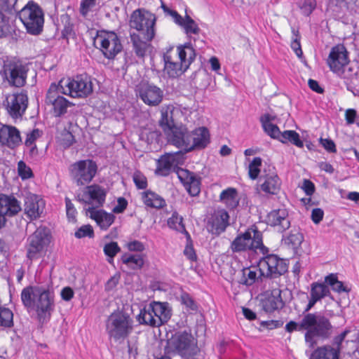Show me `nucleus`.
<instances>
[{"label":"nucleus","mask_w":359,"mask_h":359,"mask_svg":"<svg viewBox=\"0 0 359 359\" xmlns=\"http://www.w3.org/2000/svg\"><path fill=\"white\" fill-rule=\"evenodd\" d=\"M21 299L25 307L36 311L39 323L49 321L55 309L53 292L41 287H27L22 290Z\"/></svg>","instance_id":"f257e3e1"},{"label":"nucleus","mask_w":359,"mask_h":359,"mask_svg":"<svg viewBox=\"0 0 359 359\" xmlns=\"http://www.w3.org/2000/svg\"><path fill=\"white\" fill-rule=\"evenodd\" d=\"M194 58V50L190 46L170 48L163 56V72L170 78H177L187 71Z\"/></svg>","instance_id":"f03ea898"},{"label":"nucleus","mask_w":359,"mask_h":359,"mask_svg":"<svg viewBox=\"0 0 359 359\" xmlns=\"http://www.w3.org/2000/svg\"><path fill=\"white\" fill-rule=\"evenodd\" d=\"M302 327L306 331V344L312 348L317 344L316 337L327 338L330 335L332 326L320 313H308L302 318Z\"/></svg>","instance_id":"7ed1b4c3"},{"label":"nucleus","mask_w":359,"mask_h":359,"mask_svg":"<svg viewBox=\"0 0 359 359\" xmlns=\"http://www.w3.org/2000/svg\"><path fill=\"white\" fill-rule=\"evenodd\" d=\"M327 64L332 72L344 79H351L358 74L350 65L348 52L343 45H337L331 49Z\"/></svg>","instance_id":"20e7f679"},{"label":"nucleus","mask_w":359,"mask_h":359,"mask_svg":"<svg viewBox=\"0 0 359 359\" xmlns=\"http://www.w3.org/2000/svg\"><path fill=\"white\" fill-rule=\"evenodd\" d=\"M171 315L168 303L153 302L140 311L137 320L141 324L159 327L167 323Z\"/></svg>","instance_id":"39448f33"},{"label":"nucleus","mask_w":359,"mask_h":359,"mask_svg":"<svg viewBox=\"0 0 359 359\" xmlns=\"http://www.w3.org/2000/svg\"><path fill=\"white\" fill-rule=\"evenodd\" d=\"M133 320L130 316L121 311L112 313L106 322V330L111 339L121 342L132 332Z\"/></svg>","instance_id":"423d86ee"},{"label":"nucleus","mask_w":359,"mask_h":359,"mask_svg":"<svg viewBox=\"0 0 359 359\" xmlns=\"http://www.w3.org/2000/svg\"><path fill=\"white\" fill-rule=\"evenodd\" d=\"M28 64L15 57L3 58L1 72L8 83L15 87H22L26 83Z\"/></svg>","instance_id":"0eeeda50"},{"label":"nucleus","mask_w":359,"mask_h":359,"mask_svg":"<svg viewBox=\"0 0 359 359\" xmlns=\"http://www.w3.org/2000/svg\"><path fill=\"white\" fill-rule=\"evenodd\" d=\"M168 346L184 359H196V356L200 352L197 340L191 333L187 331L175 333L168 339Z\"/></svg>","instance_id":"6e6552de"},{"label":"nucleus","mask_w":359,"mask_h":359,"mask_svg":"<svg viewBox=\"0 0 359 359\" xmlns=\"http://www.w3.org/2000/svg\"><path fill=\"white\" fill-rule=\"evenodd\" d=\"M18 17L29 33L39 34L42 31L44 14L41 8L34 1H29L18 11Z\"/></svg>","instance_id":"1a4fd4ad"},{"label":"nucleus","mask_w":359,"mask_h":359,"mask_svg":"<svg viewBox=\"0 0 359 359\" xmlns=\"http://www.w3.org/2000/svg\"><path fill=\"white\" fill-rule=\"evenodd\" d=\"M50 231L40 226L29 236L26 246L27 257L32 262L43 257L50 243Z\"/></svg>","instance_id":"9d476101"},{"label":"nucleus","mask_w":359,"mask_h":359,"mask_svg":"<svg viewBox=\"0 0 359 359\" xmlns=\"http://www.w3.org/2000/svg\"><path fill=\"white\" fill-rule=\"evenodd\" d=\"M275 119L276 116L269 114H265L260 117V122L265 133L283 143L290 142L299 148L303 147L304 143L300 140L299 135L294 130H285L281 133L279 128L273 123Z\"/></svg>","instance_id":"9b49d317"},{"label":"nucleus","mask_w":359,"mask_h":359,"mask_svg":"<svg viewBox=\"0 0 359 359\" xmlns=\"http://www.w3.org/2000/svg\"><path fill=\"white\" fill-rule=\"evenodd\" d=\"M231 249L233 252L259 250L263 254L266 250L262 243V233L254 229H249L245 233L237 236L231 244Z\"/></svg>","instance_id":"f8f14e48"},{"label":"nucleus","mask_w":359,"mask_h":359,"mask_svg":"<svg viewBox=\"0 0 359 359\" xmlns=\"http://www.w3.org/2000/svg\"><path fill=\"white\" fill-rule=\"evenodd\" d=\"M156 18L151 13L137 9L131 14L129 25L142 35V38L151 41L155 35L154 25Z\"/></svg>","instance_id":"ddd939ff"},{"label":"nucleus","mask_w":359,"mask_h":359,"mask_svg":"<svg viewBox=\"0 0 359 359\" xmlns=\"http://www.w3.org/2000/svg\"><path fill=\"white\" fill-rule=\"evenodd\" d=\"M58 84L66 92V95L74 98L86 97L93 92V83L90 78L86 75L76 76L73 79H62Z\"/></svg>","instance_id":"4468645a"},{"label":"nucleus","mask_w":359,"mask_h":359,"mask_svg":"<svg viewBox=\"0 0 359 359\" xmlns=\"http://www.w3.org/2000/svg\"><path fill=\"white\" fill-rule=\"evenodd\" d=\"M94 45L108 59H113L123 48L119 38L114 32H97L94 39Z\"/></svg>","instance_id":"2eb2a0df"},{"label":"nucleus","mask_w":359,"mask_h":359,"mask_svg":"<svg viewBox=\"0 0 359 359\" xmlns=\"http://www.w3.org/2000/svg\"><path fill=\"white\" fill-rule=\"evenodd\" d=\"M95 162L86 159L79 161L70 166V175L78 186H84L90 183L97 172Z\"/></svg>","instance_id":"dca6fc26"},{"label":"nucleus","mask_w":359,"mask_h":359,"mask_svg":"<svg viewBox=\"0 0 359 359\" xmlns=\"http://www.w3.org/2000/svg\"><path fill=\"white\" fill-rule=\"evenodd\" d=\"M65 93L59 84L55 83H52L47 91L45 102L52 107L55 116H61L67 113V108L72 104L62 95Z\"/></svg>","instance_id":"f3484780"},{"label":"nucleus","mask_w":359,"mask_h":359,"mask_svg":"<svg viewBox=\"0 0 359 359\" xmlns=\"http://www.w3.org/2000/svg\"><path fill=\"white\" fill-rule=\"evenodd\" d=\"M258 267L259 275L269 278H277L287 271L285 262L275 255H270L261 259Z\"/></svg>","instance_id":"a211bd4d"},{"label":"nucleus","mask_w":359,"mask_h":359,"mask_svg":"<svg viewBox=\"0 0 359 359\" xmlns=\"http://www.w3.org/2000/svg\"><path fill=\"white\" fill-rule=\"evenodd\" d=\"M4 104L8 114L12 118H20L27 107V95L24 93L8 95Z\"/></svg>","instance_id":"6ab92c4d"},{"label":"nucleus","mask_w":359,"mask_h":359,"mask_svg":"<svg viewBox=\"0 0 359 359\" xmlns=\"http://www.w3.org/2000/svg\"><path fill=\"white\" fill-rule=\"evenodd\" d=\"M229 225V215L223 210L215 211L208 219L206 229L213 235L219 236L224 232Z\"/></svg>","instance_id":"aec40b11"},{"label":"nucleus","mask_w":359,"mask_h":359,"mask_svg":"<svg viewBox=\"0 0 359 359\" xmlns=\"http://www.w3.org/2000/svg\"><path fill=\"white\" fill-rule=\"evenodd\" d=\"M281 292L282 291L279 288L266 291L261 299L262 309L266 313H272L282 309L285 303L281 297Z\"/></svg>","instance_id":"412c9836"},{"label":"nucleus","mask_w":359,"mask_h":359,"mask_svg":"<svg viewBox=\"0 0 359 359\" xmlns=\"http://www.w3.org/2000/svg\"><path fill=\"white\" fill-rule=\"evenodd\" d=\"M191 133L185 126H180L172 128V132L168 133V139L173 145L183 149L185 152H189Z\"/></svg>","instance_id":"4be33fe9"},{"label":"nucleus","mask_w":359,"mask_h":359,"mask_svg":"<svg viewBox=\"0 0 359 359\" xmlns=\"http://www.w3.org/2000/svg\"><path fill=\"white\" fill-rule=\"evenodd\" d=\"M107 191L98 184L86 187L82 197L78 196L79 201L85 203H95L98 206L102 205L105 201Z\"/></svg>","instance_id":"5701e85b"},{"label":"nucleus","mask_w":359,"mask_h":359,"mask_svg":"<svg viewBox=\"0 0 359 359\" xmlns=\"http://www.w3.org/2000/svg\"><path fill=\"white\" fill-rule=\"evenodd\" d=\"M139 94L142 101L150 106L158 105L163 99V91L159 88L152 85H142Z\"/></svg>","instance_id":"b1692460"},{"label":"nucleus","mask_w":359,"mask_h":359,"mask_svg":"<svg viewBox=\"0 0 359 359\" xmlns=\"http://www.w3.org/2000/svg\"><path fill=\"white\" fill-rule=\"evenodd\" d=\"M182 161V154L180 151L168 153L162 156L158 161L157 172L161 175H168L170 170L174 168Z\"/></svg>","instance_id":"393cba45"},{"label":"nucleus","mask_w":359,"mask_h":359,"mask_svg":"<svg viewBox=\"0 0 359 359\" xmlns=\"http://www.w3.org/2000/svg\"><path fill=\"white\" fill-rule=\"evenodd\" d=\"M177 174L178 178L191 196H195L200 193V182L194 173L190 172L187 170L180 168L177 170Z\"/></svg>","instance_id":"a878e982"},{"label":"nucleus","mask_w":359,"mask_h":359,"mask_svg":"<svg viewBox=\"0 0 359 359\" xmlns=\"http://www.w3.org/2000/svg\"><path fill=\"white\" fill-rule=\"evenodd\" d=\"M268 224L277 228L278 231H283L290 226L288 214L285 209L274 210L267 216Z\"/></svg>","instance_id":"bb28decb"},{"label":"nucleus","mask_w":359,"mask_h":359,"mask_svg":"<svg viewBox=\"0 0 359 359\" xmlns=\"http://www.w3.org/2000/svg\"><path fill=\"white\" fill-rule=\"evenodd\" d=\"M86 215L95 220L102 230H107L114 223L115 216L111 213H107L102 210H96L89 208L86 210Z\"/></svg>","instance_id":"cd10ccee"},{"label":"nucleus","mask_w":359,"mask_h":359,"mask_svg":"<svg viewBox=\"0 0 359 359\" xmlns=\"http://www.w3.org/2000/svg\"><path fill=\"white\" fill-rule=\"evenodd\" d=\"M210 142V133L205 127H200L191 133L189 151L195 149H203Z\"/></svg>","instance_id":"c85d7f7f"},{"label":"nucleus","mask_w":359,"mask_h":359,"mask_svg":"<svg viewBox=\"0 0 359 359\" xmlns=\"http://www.w3.org/2000/svg\"><path fill=\"white\" fill-rule=\"evenodd\" d=\"M21 210L20 205L18 200L13 196L0 194V214L6 216H13Z\"/></svg>","instance_id":"c756f323"},{"label":"nucleus","mask_w":359,"mask_h":359,"mask_svg":"<svg viewBox=\"0 0 359 359\" xmlns=\"http://www.w3.org/2000/svg\"><path fill=\"white\" fill-rule=\"evenodd\" d=\"M21 141L20 132L13 126H3L0 128V142L9 147H14Z\"/></svg>","instance_id":"7c9ffc66"},{"label":"nucleus","mask_w":359,"mask_h":359,"mask_svg":"<svg viewBox=\"0 0 359 359\" xmlns=\"http://www.w3.org/2000/svg\"><path fill=\"white\" fill-rule=\"evenodd\" d=\"M329 294V287L325 283H313L311 285L310 299L305 311L311 310L317 302Z\"/></svg>","instance_id":"2f4dec72"},{"label":"nucleus","mask_w":359,"mask_h":359,"mask_svg":"<svg viewBox=\"0 0 359 359\" xmlns=\"http://www.w3.org/2000/svg\"><path fill=\"white\" fill-rule=\"evenodd\" d=\"M25 210L31 219H37L43 212L45 203L36 196L27 197L25 201Z\"/></svg>","instance_id":"473e14b6"},{"label":"nucleus","mask_w":359,"mask_h":359,"mask_svg":"<svg viewBox=\"0 0 359 359\" xmlns=\"http://www.w3.org/2000/svg\"><path fill=\"white\" fill-rule=\"evenodd\" d=\"M263 182L260 184L262 191L269 194H276L280 189V180L278 175L271 172L262 177Z\"/></svg>","instance_id":"72a5a7b5"},{"label":"nucleus","mask_w":359,"mask_h":359,"mask_svg":"<svg viewBox=\"0 0 359 359\" xmlns=\"http://www.w3.org/2000/svg\"><path fill=\"white\" fill-rule=\"evenodd\" d=\"M143 203L149 208H161L165 205V200L154 191L147 190L141 194Z\"/></svg>","instance_id":"f704fd0d"},{"label":"nucleus","mask_w":359,"mask_h":359,"mask_svg":"<svg viewBox=\"0 0 359 359\" xmlns=\"http://www.w3.org/2000/svg\"><path fill=\"white\" fill-rule=\"evenodd\" d=\"M339 347L323 346L316 348L311 355L310 359H339Z\"/></svg>","instance_id":"c9c22d12"},{"label":"nucleus","mask_w":359,"mask_h":359,"mask_svg":"<svg viewBox=\"0 0 359 359\" xmlns=\"http://www.w3.org/2000/svg\"><path fill=\"white\" fill-rule=\"evenodd\" d=\"M130 39L133 43V50L136 55L140 57H144L150 47V41L144 39L142 40L140 34L135 33L130 34Z\"/></svg>","instance_id":"e433bc0d"},{"label":"nucleus","mask_w":359,"mask_h":359,"mask_svg":"<svg viewBox=\"0 0 359 359\" xmlns=\"http://www.w3.org/2000/svg\"><path fill=\"white\" fill-rule=\"evenodd\" d=\"M219 199L230 209L236 208L239 203L238 192L234 188H228L224 190L220 194Z\"/></svg>","instance_id":"4c0bfd02"},{"label":"nucleus","mask_w":359,"mask_h":359,"mask_svg":"<svg viewBox=\"0 0 359 359\" xmlns=\"http://www.w3.org/2000/svg\"><path fill=\"white\" fill-rule=\"evenodd\" d=\"M262 276L259 275V267L245 268L242 270V276L239 283L245 285H252Z\"/></svg>","instance_id":"58836bf2"},{"label":"nucleus","mask_w":359,"mask_h":359,"mask_svg":"<svg viewBox=\"0 0 359 359\" xmlns=\"http://www.w3.org/2000/svg\"><path fill=\"white\" fill-rule=\"evenodd\" d=\"M172 114V112L168 109L161 111V118L159 121V124L167 135L168 133L172 132V128L177 127L174 123Z\"/></svg>","instance_id":"ea45409f"},{"label":"nucleus","mask_w":359,"mask_h":359,"mask_svg":"<svg viewBox=\"0 0 359 359\" xmlns=\"http://www.w3.org/2000/svg\"><path fill=\"white\" fill-rule=\"evenodd\" d=\"M303 241V235L297 230L292 231L290 234L283 239L284 244L294 250H297L300 247Z\"/></svg>","instance_id":"a19ab883"},{"label":"nucleus","mask_w":359,"mask_h":359,"mask_svg":"<svg viewBox=\"0 0 359 359\" xmlns=\"http://www.w3.org/2000/svg\"><path fill=\"white\" fill-rule=\"evenodd\" d=\"M121 261L128 267L136 269L141 268L144 264V259L140 255L124 254L121 257Z\"/></svg>","instance_id":"79ce46f5"},{"label":"nucleus","mask_w":359,"mask_h":359,"mask_svg":"<svg viewBox=\"0 0 359 359\" xmlns=\"http://www.w3.org/2000/svg\"><path fill=\"white\" fill-rule=\"evenodd\" d=\"M177 24L182 27L187 34H198L200 32L198 25L188 15H186L184 18L182 17V20H180Z\"/></svg>","instance_id":"37998d69"},{"label":"nucleus","mask_w":359,"mask_h":359,"mask_svg":"<svg viewBox=\"0 0 359 359\" xmlns=\"http://www.w3.org/2000/svg\"><path fill=\"white\" fill-rule=\"evenodd\" d=\"M13 30V22L11 18L0 12V38L6 37Z\"/></svg>","instance_id":"c03bdc74"},{"label":"nucleus","mask_w":359,"mask_h":359,"mask_svg":"<svg viewBox=\"0 0 359 359\" xmlns=\"http://www.w3.org/2000/svg\"><path fill=\"white\" fill-rule=\"evenodd\" d=\"M168 225L170 228L179 232H184L186 234H188L183 224V218L177 212H173L172 216L168 219Z\"/></svg>","instance_id":"a18cd8bd"},{"label":"nucleus","mask_w":359,"mask_h":359,"mask_svg":"<svg viewBox=\"0 0 359 359\" xmlns=\"http://www.w3.org/2000/svg\"><path fill=\"white\" fill-rule=\"evenodd\" d=\"M13 314L6 308L0 307V326L11 327L13 325Z\"/></svg>","instance_id":"49530a36"},{"label":"nucleus","mask_w":359,"mask_h":359,"mask_svg":"<svg viewBox=\"0 0 359 359\" xmlns=\"http://www.w3.org/2000/svg\"><path fill=\"white\" fill-rule=\"evenodd\" d=\"M325 282L330 285L332 290L337 292H347L346 287L344 286L342 282L338 280L337 277L334 274H330L325 278Z\"/></svg>","instance_id":"de8ad7c7"},{"label":"nucleus","mask_w":359,"mask_h":359,"mask_svg":"<svg viewBox=\"0 0 359 359\" xmlns=\"http://www.w3.org/2000/svg\"><path fill=\"white\" fill-rule=\"evenodd\" d=\"M262 158L259 157L255 158L249 165V177L252 180L257 178L260 172V167L262 165Z\"/></svg>","instance_id":"09e8293b"},{"label":"nucleus","mask_w":359,"mask_h":359,"mask_svg":"<svg viewBox=\"0 0 359 359\" xmlns=\"http://www.w3.org/2000/svg\"><path fill=\"white\" fill-rule=\"evenodd\" d=\"M103 250L104 254L109 257L108 262L111 263L113 260V258L121 250V249L118 247L117 243L110 242L104 246Z\"/></svg>","instance_id":"8fccbe9b"},{"label":"nucleus","mask_w":359,"mask_h":359,"mask_svg":"<svg viewBox=\"0 0 359 359\" xmlns=\"http://www.w3.org/2000/svg\"><path fill=\"white\" fill-rule=\"evenodd\" d=\"M18 172L22 180H27L33 176L32 169L22 161L18 162Z\"/></svg>","instance_id":"3c124183"},{"label":"nucleus","mask_w":359,"mask_h":359,"mask_svg":"<svg viewBox=\"0 0 359 359\" xmlns=\"http://www.w3.org/2000/svg\"><path fill=\"white\" fill-rule=\"evenodd\" d=\"M77 238H82L84 237L93 238L94 231L91 225L86 224L81 226L74 233Z\"/></svg>","instance_id":"603ef678"},{"label":"nucleus","mask_w":359,"mask_h":359,"mask_svg":"<svg viewBox=\"0 0 359 359\" xmlns=\"http://www.w3.org/2000/svg\"><path fill=\"white\" fill-rule=\"evenodd\" d=\"M18 0H0V12L2 13H11L13 10L17 11L16 8Z\"/></svg>","instance_id":"864d4df0"},{"label":"nucleus","mask_w":359,"mask_h":359,"mask_svg":"<svg viewBox=\"0 0 359 359\" xmlns=\"http://www.w3.org/2000/svg\"><path fill=\"white\" fill-rule=\"evenodd\" d=\"M316 6L315 0H303L300 4V9L305 15H309Z\"/></svg>","instance_id":"5fc2aeb1"},{"label":"nucleus","mask_w":359,"mask_h":359,"mask_svg":"<svg viewBox=\"0 0 359 359\" xmlns=\"http://www.w3.org/2000/svg\"><path fill=\"white\" fill-rule=\"evenodd\" d=\"M133 181L138 189H145L147 187V180L146 177L139 171L133 174Z\"/></svg>","instance_id":"6e6d98bb"},{"label":"nucleus","mask_w":359,"mask_h":359,"mask_svg":"<svg viewBox=\"0 0 359 359\" xmlns=\"http://www.w3.org/2000/svg\"><path fill=\"white\" fill-rule=\"evenodd\" d=\"M66 203V211H67V216L69 219V221L74 222H76V210L71 202V201L66 198L65 199Z\"/></svg>","instance_id":"4d7b16f0"},{"label":"nucleus","mask_w":359,"mask_h":359,"mask_svg":"<svg viewBox=\"0 0 359 359\" xmlns=\"http://www.w3.org/2000/svg\"><path fill=\"white\" fill-rule=\"evenodd\" d=\"M338 6L344 5L347 9L355 10L359 8V0H334Z\"/></svg>","instance_id":"13d9d810"},{"label":"nucleus","mask_w":359,"mask_h":359,"mask_svg":"<svg viewBox=\"0 0 359 359\" xmlns=\"http://www.w3.org/2000/svg\"><path fill=\"white\" fill-rule=\"evenodd\" d=\"M182 303L188 309L195 311L197 309V306L191 296L187 293H184L181 296Z\"/></svg>","instance_id":"bf43d9fd"},{"label":"nucleus","mask_w":359,"mask_h":359,"mask_svg":"<svg viewBox=\"0 0 359 359\" xmlns=\"http://www.w3.org/2000/svg\"><path fill=\"white\" fill-rule=\"evenodd\" d=\"M41 136V132L38 129H34L27 134L25 144L27 146H32L35 140Z\"/></svg>","instance_id":"052dcab7"},{"label":"nucleus","mask_w":359,"mask_h":359,"mask_svg":"<svg viewBox=\"0 0 359 359\" xmlns=\"http://www.w3.org/2000/svg\"><path fill=\"white\" fill-rule=\"evenodd\" d=\"M127 205V201L124 198L120 197L118 198L117 205L114 208L113 212L115 213H121L126 210Z\"/></svg>","instance_id":"680f3d73"},{"label":"nucleus","mask_w":359,"mask_h":359,"mask_svg":"<svg viewBox=\"0 0 359 359\" xmlns=\"http://www.w3.org/2000/svg\"><path fill=\"white\" fill-rule=\"evenodd\" d=\"M320 142L323 147L329 152H336V146L334 142L330 139L320 138Z\"/></svg>","instance_id":"e2e57ef3"},{"label":"nucleus","mask_w":359,"mask_h":359,"mask_svg":"<svg viewBox=\"0 0 359 359\" xmlns=\"http://www.w3.org/2000/svg\"><path fill=\"white\" fill-rule=\"evenodd\" d=\"M127 248L130 251L142 252L144 246L142 243L138 241H134L127 244Z\"/></svg>","instance_id":"0e129e2a"},{"label":"nucleus","mask_w":359,"mask_h":359,"mask_svg":"<svg viewBox=\"0 0 359 359\" xmlns=\"http://www.w3.org/2000/svg\"><path fill=\"white\" fill-rule=\"evenodd\" d=\"M285 329L289 332H292L294 330L304 331V328L302 327V320L298 323L290 321L286 324Z\"/></svg>","instance_id":"69168bd1"},{"label":"nucleus","mask_w":359,"mask_h":359,"mask_svg":"<svg viewBox=\"0 0 359 359\" xmlns=\"http://www.w3.org/2000/svg\"><path fill=\"white\" fill-rule=\"evenodd\" d=\"M324 212L320 208H315L311 212V219L315 224H318L323 218Z\"/></svg>","instance_id":"338daca9"},{"label":"nucleus","mask_w":359,"mask_h":359,"mask_svg":"<svg viewBox=\"0 0 359 359\" xmlns=\"http://www.w3.org/2000/svg\"><path fill=\"white\" fill-rule=\"evenodd\" d=\"M302 189L308 196L312 195L315 191L313 183L308 180H304Z\"/></svg>","instance_id":"774afa93"}]
</instances>
